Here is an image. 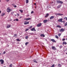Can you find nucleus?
<instances>
[{"mask_svg":"<svg viewBox=\"0 0 67 67\" xmlns=\"http://www.w3.org/2000/svg\"><path fill=\"white\" fill-rule=\"evenodd\" d=\"M32 26H31L30 27H29V28L30 29H31V28H32Z\"/></svg>","mask_w":67,"mask_h":67,"instance_id":"nucleus-40","label":"nucleus"},{"mask_svg":"<svg viewBox=\"0 0 67 67\" xmlns=\"http://www.w3.org/2000/svg\"><path fill=\"white\" fill-rule=\"evenodd\" d=\"M62 6V5H59L57 7V8L58 9H59V8L61 6Z\"/></svg>","mask_w":67,"mask_h":67,"instance_id":"nucleus-16","label":"nucleus"},{"mask_svg":"<svg viewBox=\"0 0 67 67\" xmlns=\"http://www.w3.org/2000/svg\"><path fill=\"white\" fill-rule=\"evenodd\" d=\"M5 51L4 52H3V54H5Z\"/></svg>","mask_w":67,"mask_h":67,"instance_id":"nucleus-42","label":"nucleus"},{"mask_svg":"<svg viewBox=\"0 0 67 67\" xmlns=\"http://www.w3.org/2000/svg\"><path fill=\"white\" fill-rule=\"evenodd\" d=\"M1 53H0V55H1Z\"/></svg>","mask_w":67,"mask_h":67,"instance_id":"nucleus-57","label":"nucleus"},{"mask_svg":"<svg viewBox=\"0 0 67 67\" xmlns=\"http://www.w3.org/2000/svg\"><path fill=\"white\" fill-rule=\"evenodd\" d=\"M65 40H66V39H65V38H63L62 39V41H65Z\"/></svg>","mask_w":67,"mask_h":67,"instance_id":"nucleus-37","label":"nucleus"},{"mask_svg":"<svg viewBox=\"0 0 67 67\" xmlns=\"http://www.w3.org/2000/svg\"><path fill=\"white\" fill-rule=\"evenodd\" d=\"M20 19H21V18H22V17H20Z\"/></svg>","mask_w":67,"mask_h":67,"instance_id":"nucleus-51","label":"nucleus"},{"mask_svg":"<svg viewBox=\"0 0 67 67\" xmlns=\"http://www.w3.org/2000/svg\"><path fill=\"white\" fill-rule=\"evenodd\" d=\"M17 36V35H16V34H14V36Z\"/></svg>","mask_w":67,"mask_h":67,"instance_id":"nucleus-45","label":"nucleus"},{"mask_svg":"<svg viewBox=\"0 0 67 67\" xmlns=\"http://www.w3.org/2000/svg\"><path fill=\"white\" fill-rule=\"evenodd\" d=\"M55 15H59V16H61V15H63V14H60V13H56L55 14Z\"/></svg>","mask_w":67,"mask_h":67,"instance_id":"nucleus-4","label":"nucleus"},{"mask_svg":"<svg viewBox=\"0 0 67 67\" xmlns=\"http://www.w3.org/2000/svg\"><path fill=\"white\" fill-rule=\"evenodd\" d=\"M57 27H59V28H61V27H61V26L59 25H57Z\"/></svg>","mask_w":67,"mask_h":67,"instance_id":"nucleus-22","label":"nucleus"},{"mask_svg":"<svg viewBox=\"0 0 67 67\" xmlns=\"http://www.w3.org/2000/svg\"><path fill=\"white\" fill-rule=\"evenodd\" d=\"M19 11L21 12V13H23V10H19Z\"/></svg>","mask_w":67,"mask_h":67,"instance_id":"nucleus-24","label":"nucleus"},{"mask_svg":"<svg viewBox=\"0 0 67 67\" xmlns=\"http://www.w3.org/2000/svg\"><path fill=\"white\" fill-rule=\"evenodd\" d=\"M11 26V25H7V29H8V28H9Z\"/></svg>","mask_w":67,"mask_h":67,"instance_id":"nucleus-12","label":"nucleus"},{"mask_svg":"<svg viewBox=\"0 0 67 67\" xmlns=\"http://www.w3.org/2000/svg\"><path fill=\"white\" fill-rule=\"evenodd\" d=\"M30 19H31V18H28L25 19V20H30Z\"/></svg>","mask_w":67,"mask_h":67,"instance_id":"nucleus-20","label":"nucleus"},{"mask_svg":"<svg viewBox=\"0 0 67 67\" xmlns=\"http://www.w3.org/2000/svg\"><path fill=\"white\" fill-rule=\"evenodd\" d=\"M31 14H32V13H34V11H32L31 12Z\"/></svg>","mask_w":67,"mask_h":67,"instance_id":"nucleus-38","label":"nucleus"},{"mask_svg":"<svg viewBox=\"0 0 67 67\" xmlns=\"http://www.w3.org/2000/svg\"><path fill=\"white\" fill-rule=\"evenodd\" d=\"M34 63H37V62L35 59L34 60Z\"/></svg>","mask_w":67,"mask_h":67,"instance_id":"nucleus-23","label":"nucleus"},{"mask_svg":"<svg viewBox=\"0 0 67 67\" xmlns=\"http://www.w3.org/2000/svg\"><path fill=\"white\" fill-rule=\"evenodd\" d=\"M36 7H35V9H36Z\"/></svg>","mask_w":67,"mask_h":67,"instance_id":"nucleus-56","label":"nucleus"},{"mask_svg":"<svg viewBox=\"0 0 67 67\" xmlns=\"http://www.w3.org/2000/svg\"><path fill=\"white\" fill-rule=\"evenodd\" d=\"M51 3H54V2H51Z\"/></svg>","mask_w":67,"mask_h":67,"instance_id":"nucleus-46","label":"nucleus"},{"mask_svg":"<svg viewBox=\"0 0 67 67\" xmlns=\"http://www.w3.org/2000/svg\"><path fill=\"white\" fill-rule=\"evenodd\" d=\"M55 38H56L58 39V37L57 36V35H55Z\"/></svg>","mask_w":67,"mask_h":67,"instance_id":"nucleus-26","label":"nucleus"},{"mask_svg":"<svg viewBox=\"0 0 67 67\" xmlns=\"http://www.w3.org/2000/svg\"><path fill=\"white\" fill-rule=\"evenodd\" d=\"M31 31H34L35 32H36V30L35 29V28L34 27L31 30Z\"/></svg>","mask_w":67,"mask_h":67,"instance_id":"nucleus-8","label":"nucleus"},{"mask_svg":"<svg viewBox=\"0 0 67 67\" xmlns=\"http://www.w3.org/2000/svg\"><path fill=\"white\" fill-rule=\"evenodd\" d=\"M30 57H31V56Z\"/></svg>","mask_w":67,"mask_h":67,"instance_id":"nucleus-59","label":"nucleus"},{"mask_svg":"<svg viewBox=\"0 0 67 67\" xmlns=\"http://www.w3.org/2000/svg\"><path fill=\"white\" fill-rule=\"evenodd\" d=\"M1 13V10H0V13Z\"/></svg>","mask_w":67,"mask_h":67,"instance_id":"nucleus-50","label":"nucleus"},{"mask_svg":"<svg viewBox=\"0 0 67 67\" xmlns=\"http://www.w3.org/2000/svg\"><path fill=\"white\" fill-rule=\"evenodd\" d=\"M63 31H64V29H63V28H62L60 31V32H63Z\"/></svg>","mask_w":67,"mask_h":67,"instance_id":"nucleus-17","label":"nucleus"},{"mask_svg":"<svg viewBox=\"0 0 67 67\" xmlns=\"http://www.w3.org/2000/svg\"><path fill=\"white\" fill-rule=\"evenodd\" d=\"M60 35H61V34H59L58 35V36H59V37H60Z\"/></svg>","mask_w":67,"mask_h":67,"instance_id":"nucleus-30","label":"nucleus"},{"mask_svg":"<svg viewBox=\"0 0 67 67\" xmlns=\"http://www.w3.org/2000/svg\"><path fill=\"white\" fill-rule=\"evenodd\" d=\"M29 2V0H26V3H28Z\"/></svg>","mask_w":67,"mask_h":67,"instance_id":"nucleus-28","label":"nucleus"},{"mask_svg":"<svg viewBox=\"0 0 67 67\" xmlns=\"http://www.w3.org/2000/svg\"><path fill=\"white\" fill-rule=\"evenodd\" d=\"M10 1V0H7L6 1L7 2H9Z\"/></svg>","mask_w":67,"mask_h":67,"instance_id":"nucleus-43","label":"nucleus"},{"mask_svg":"<svg viewBox=\"0 0 67 67\" xmlns=\"http://www.w3.org/2000/svg\"><path fill=\"white\" fill-rule=\"evenodd\" d=\"M63 20V19L61 18L60 19L58 20V21L59 22H63V21H62Z\"/></svg>","mask_w":67,"mask_h":67,"instance_id":"nucleus-7","label":"nucleus"},{"mask_svg":"<svg viewBox=\"0 0 67 67\" xmlns=\"http://www.w3.org/2000/svg\"><path fill=\"white\" fill-rule=\"evenodd\" d=\"M41 25L42 24L41 23H40L38 24L37 25V27H40V26H41Z\"/></svg>","mask_w":67,"mask_h":67,"instance_id":"nucleus-9","label":"nucleus"},{"mask_svg":"<svg viewBox=\"0 0 67 67\" xmlns=\"http://www.w3.org/2000/svg\"><path fill=\"white\" fill-rule=\"evenodd\" d=\"M5 14L4 13H3L1 15V16H3L4 15H5Z\"/></svg>","mask_w":67,"mask_h":67,"instance_id":"nucleus-18","label":"nucleus"},{"mask_svg":"<svg viewBox=\"0 0 67 67\" xmlns=\"http://www.w3.org/2000/svg\"><path fill=\"white\" fill-rule=\"evenodd\" d=\"M62 46H60V48H62Z\"/></svg>","mask_w":67,"mask_h":67,"instance_id":"nucleus-39","label":"nucleus"},{"mask_svg":"<svg viewBox=\"0 0 67 67\" xmlns=\"http://www.w3.org/2000/svg\"><path fill=\"white\" fill-rule=\"evenodd\" d=\"M11 13V15H13V13Z\"/></svg>","mask_w":67,"mask_h":67,"instance_id":"nucleus-48","label":"nucleus"},{"mask_svg":"<svg viewBox=\"0 0 67 67\" xmlns=\"http://www.w3.org/2000/svg\"><path fill=\"white\" fill-rule=\"evenodd\" d=\"M16 21H19V19L16 18L15 19Z\"/></svg>","mask_w":67,"mask_h":67,"instance_id":"nucleus-36","label":"nucleus"},{"mask_svg":"<svg viewBox=\"0 0 67 67\" xmlns=\"http://www.w3.org/2000/svg\"><path fill=\"white\" fill-rule=\"evenodd\" d=\"M40 36L41 37H45V35H44L43 34H41Z\"/></svg>","mask_w":67,"mask_h":67,"instance_id":"nucleus-15","label":"nucleus"},{"mask_svg":"<svg viewBox=\"0 0 67 67\" xmlns=\"http://www.w3.org/2000/svg\"><path fill=\"white\" fill-rule=\"evenodd\" d=\"M12 11V9H10V8L8 7L7 8V12H8V13H9L10 11Z\"/></svg>","mask_w":67,"mask_h":67,"instance_id":"nucleus-1","label":"nucleus"},{"mask_svg":"<svg viewBox=\"0 0 67 67\" xmlns=\"http://www.w3.org/2000/svg\"><path fill=\"white\" fill-rule=\"evenodd\" d=\"M0 62H1V64H3L4 63V60L2 59L0 60Z\"/></svg>","mask_w":67,"mask_h":67,"instance_id":"nucleus-5","label":"nucleus"},{"mask_svg":"<svg viewBox=\"0 0 67 67\" xmlns=\"http://www.w3.org/2000/svg\"><path fill=\"white\" fill-rule=\"evenodd\" d=\"M12 64H10V65H9V67H12Z\"/></svg>","mask_w":67,"mask_h":67,"instance_id":"nucleus-31","label":"nucleus"},{"mask_svg":"<svg viewBox=\"0 0 67 67\" xmlns=\"http://www.w3.org/2000/svg\"><path fill=\"white\" fill-rule=\"evenodd\" d=\"M16 21V19L14 20V21Z\"/></svg>","mask_w":67,"mask_h":67,"instance_id":"nucleus-49","label":"nucleus"},{"mask_svg":"<svg viewBox=\"0 0 67 67\" xmlns=\"http://www.w3.org/2000/svg\"><path fill=\"white\" fill-rule=\"evenodd\" d=\"M29 37H28V36H27L25 37V38H26V40H27V38Z\"/></svg>","mask_w":67,"mask_h":67,"instance_id":"nucleus-35","label":"nucleus"},{"mask_svg":"<svg viewBox=\"0 0 67 67\" xmlns=\"http://www.w3.org/2000/svg\"><path fill=\"white\" fill-rule=\"evenodd\" d=\"M55 67V65L54 64L52 65V66H50V67Z\"/></svg>","mask_w":67,"mask_h":67,"instance_id":"nucleus-34","label":"nucleus"},{"mask_svg":"<svg viewBox=\"0 0 67 67\" xmlns=\"http://www.w3.org/2000/svg\"><path fill=\"white\" fill-rule=\"evenodd\" d=\"M52 48L53 50H54V51H55L57 49H56V48L54 46H52Z\"/></svg>","mask_w":67,"mask_h":67,"instance_id":"nucleus-6","label":"nucleus"},{"mask_svg":"<svg viewBox=\"0 0 67 67\" xmlns=\"http://www.w3.org/2000/svg\"><path fill=\"white\" fill-rule=\"evenodd\" d=\"M67 22H66V23H65V24L64 25V26H67Z\"/></svg>","mask_w":67,"mask_h":67,"instance_id":"nucleus-32","label":"nucleus"},{"mask_svg":"<svg viewBox=\"0 0 67 67\" xmlns=\"http://www.w3.org/2000/svg\"><path fill=\"white\" fill-rule=\"evenodd\" d=\"M47 21V20H45L43 21V22L44 23H46Z\"/></svg>","mask_w":67,"mask_h":67,"instance_id":"nucleus-19","label":"nucleus"},{"mask_svg":"<svg viewBox=\"0 0 67 67\" xmlns=\"http://www.w3.org/2000/svg\"><path fill=\"white\" fill-rule=\"evenodd\" d=\"M15 16H16V15H15Z\"/></svg>","mask_w":67,"mask_h":67,"instance_id":"nucleus-60","label":"nucleus"},{"mask_svg":"<svg viewBox=\"0 0 67 67\" xmlns=\"http://www.w3.org/2000/svg\"><path fill=\"white\" fill-rule=\"evenodd\" d=\"M63 19L64 20H65V19L66 20V21H67V18L66 17H64Z\"/></svg>","mask_w":67,"mask_h":67,"instance_id":"nucleus-25","label":"nucleus"},{"mask_svg":"<svg viewBox=\"0 0 67 67\" xmlns=\"http://www.w3.org/2000/svg\"><path fill=\"white\" fill-rule=\"evenodd\" d=\"M58 66L59 67H60L61 66H62V65H61V64H58Z\"/></svg>","mask_w":67,"mask_h":67,"instance_id":"nucleus-33","label":"nucleus"},{"mask_svg":"<svg viewBox=\"0 0 67 67\" xmlns=\"http://www.w3.org/2000/svg\"><path fill=\"white\" fill-rule=\"evenodd\" d=\"M63 23H65V21H63Z\"/></svg>","mask_w":67,"mask_h":67,"instance_id":"nucleus-52","label":"nucleus"},{"mask_svg":"<svg viewBox=\"0 0 67 67\" xmlns=\"http://www.w3.org/2000/svg\"><path fill=\"white\" fill-rule=\"evenodd\" d=\"M57 3H61V4H62V3H63V2L57 0Z\"/></svg>","mask_w":67,"mask_h":67,"instance_id":"nucleus-2","label":"nucleus"},{"mask_svg":"<svg viewBox=\"0 0 67 67\" xmlns=\"http://www.w3.org/2000/svg\"><path fill=\"white\" fill-rule=\"evenodd\" d=\"M14 8H16V5H14Z\"/></svg>","mask_w":67,"mask_h":67,"instance_id":"nucleus-44","label":"nucleus"},{"mask_svg":"<svg viewBox=\"0 0 67 67\" xmlns=\"http://www.w3.org/2000/svg\"><path fill=\"white\" fill-rule=\"evenodd\" d=\"M4 67H6V66H4Z\"/></svg>","mask_w":67,"mask_h":67,"instance_id":"nucleus-58","label":"nucleus"},{"mask_svg":"<svg viewBox=\"0 0 67 67\" xmlns=\"http://www.w3.org/2000/svg\"><path fill=\"white\" fill-rule=\"evenodd\" d=\"M34 5H36V3H34Z\"/></svg>","mask_w":67,"mask_h":67,"instance_id":"nucleus-47","label":"nucleus"},{"mask_svg":"<svg viewBox=\"0 0 67 67\" xmlns=\"http://www.w3.org/2000/svg\"><path fill=\"white\" fill-rule=\"evenodd\" d=\"M63 45H66V44H67V43H66V42L65 41L63 42Z\"/></svg>","mask_w":67,"mask_h":67,"instance_id":"nucleus-13","label":"nucleus"},{"mask_svg":"<svg viewBox=\"0 0 67 67\" xmlns=\"http://www.w3.org/2000/svg\"><path fill=\"white\" fill-rule=\"evenodd\" d=\"M16 41H18L19 42H20V40L19 39H16Z\"/></svg>","mask_w":67,"mask_h":67,"instance_id":"nucleus-29","label":"nucleus"},{"mask_svg":"<svg viewBox=\"0 0 67 67\" xmlns=\"http://www.w3.org/2000/svg\"><path fill=\"white\" fill-rule=\"evenodd\" d=\"M18 16H19V14H18Z\"/></svg>","mask_w":67,"mask_h":67,"instance_id":"nucleus-53","label":"nucleus"},{"mask_svg":"<svg viewBox=\"0 0 67 67\" xmlns=\"http://www.w3.org/2000/svg\"><path fill=\"white\" fill-rule=\"evenodd\" d=\"M66 40L67 41V38H66Z\"/></svg>","mask_w":67,"mask_h":67,"instance_id":"nucleus-54","label":"nucleus"},{"mask_svg":"<svg viewBox=\"0 0 67 67\" xmlns=\"http://www.w3.org/2000/svg\"><path fill=\"white\" fill-rule=\"evenodd\" d=\"M51 41H52L53 42H56V41L54 39H51L50 40Z\"/></svg>","mask_w":67,"mask_h":67,"instance_id":"nucleus-10","label":"nucleus"},{"mask_svg":"<svg viewBox=\"0 0 67 67\" xmlns=\"http://www.w3.org/2000/svg\"><path fill=\"white\" fill-rule=\"evenodd\" d=\"M30 19H31V18H28L25 19V20H30Z\"/></svg>","mask_w":67,"mask_h":67,"instance_id":"nucleus-21","label":"nucleus"},{"mask_svg":"<svg viewBox=\"0 0 67 67\" xmlns=\"http://www.w3.org/2000/svg\"><path fill=\"white\" fill-rule=\"evenodd\" d=\"M1 2V0H0V2Z\"/></svg>","mask_w":67,"mask_h":67,"instance_id":"nucleus-55","label":"nucleus"},{"mask_svg":"<svg viewBox=\"0 0 67 67\" xmlns=\"http://www.w3.org/2000/svg\"><path fill=\"white\" fill-rule=\"evenodd\" d=\"M27 20H26L24 22V25H26L27 24H29V22L28 21L27 22Z\"/></svg>","mask_w":67,"mask_h":67,"instance_id":"nucleus-3","label":"nucleus"},{"mask_svg":"<svg viewBox=\"0 0 67 67\" xmlns=\"http://www.w3.org/2000/svg\"><path fill=\"white\" fill-rule=\"evenodd\" d=\"M49 16V14L47 13L46 14V15L45 16V18H47Z\"/></svg>","mask_w":67,"mask_h":67,"instance_id":"nucleus-14","label":"nucleus"},{"mask_svg":"<svg viewBox=\"0 0 67 67\" xmlns=\"http://www.w3.org/2000/svg\"><path fill=\"white\" fill-rule=\"evenodd\" d=\"M29 30V29H26V30H25V31H27Z\"/></svg>","mask_w":67,"mask_h":67,"instance_id":"nucleus-41","label":"nucleus"},{"mask_svg":"<svg viewBox=\"0 0 67 67\" xmlns=\"http://www.w3.org/2000/svg\"><path fill=\"white\" fill-rule=\"evenodd\" d=\"M29 44V42H27L25 44V45H27V44Z\"/></svg>","mask_w":67,"mask_h":67,"instance_id":"nucleus-27","label":"nucleus"},{"mask_svg":"<svg viewBox=\"0 0 67 67\" xmlns=\"http://www.w3.org/2000/svg\"><path fill=\"white\" fill-rule=\"evenodd\" d=\"M54 16H52L50 17V20H52V19H54Z\"/></svg>","mask_w":67,"mask_h":67,"instance_id":"nucleus-11","label":"nucleus"}]
</instances>
